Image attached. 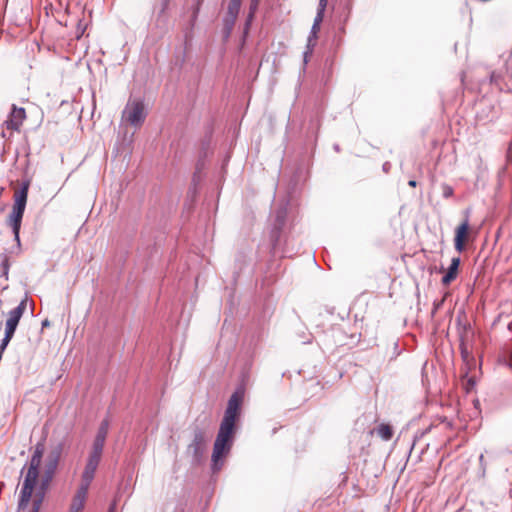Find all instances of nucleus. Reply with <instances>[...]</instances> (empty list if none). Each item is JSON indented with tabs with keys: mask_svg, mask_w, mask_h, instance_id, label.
<instances>
[{
	"mask_svg": "<svg viewBox=\"0 0 512 512\" xmlns=\"http://www.w3.org/2000/svg\"><path fill=\"white\" fill-rule=\"evenodd\" d=\"M207 436L206 431L202 428L196 427L193 431V438L188 445V451L192 453L194 459L199 461L206 449Z\"/></svg>",
	"mask_w": 512,
	"mask_h": 512,
	"instance_id": "obj_6",
	"label": "nucleus"
},
{
	"mask_svg": "<svg viewBox=\"0 0 512 512\" xmlns=\"http://www.w3.org/2000/svg\"><path fill=\"white\" fill-rule=\"evenodd\" d=\"M100 460V458L89 455L81 476V483L79 485L80 488L89 490L90 484L94 479Z\"/></svg>",
	"mask_w": 512,
	"mask_h": 512,
	"instance_id": "obj_7",
	"label": "nucleus"
},
{
	"mask_svg": "<svg viewBox=\"0 0 512 512\" xmlns=\"http://www.w3.org/2000/svg\"><path fill=\"white\" fill-rule=\"evenodd\" d=\"M324 12L318 11L317 15L314 19L315 27H320V24L323 20Z\"/></svg>",
	"mask_w": 512,
	"mask_h": 512,
	"instance_id": "obj_19",
	"label": "nucleus"
},
{
	"mask_svg": "<svg viewBox=\"0 0 512 512\" xmlns=\"http://www.w3.org/2000/svg\"><path fill=\"white\" fill-rule=\"evenodd\" d=\"M9 269H10L9 258L6 255H4L2 257L1 264H0V277H4L7 280L8 274H9Z\"/></svg>",
	"mask_w": 512,
	"mask_h": 512,
	"instance_id": "obj_15",
	"label": "nucleus"
},
{
	"mask_svg": "<svg viewBox=\"0 0 512 512\" xmlns=\"http://www.w3.org/2000/svg\"><path fill=\"white\" fill-rule=\"evenodd\" d=\"M377 434L384 441H389L393 437V428L389 424L382 423L377 428Z\"/></svg>",
	"mask_w": 512,
	"mask_h": 512,
	"instance_id": "obj_13",
	"label": "nucleus"
},
{
	"mask_svg": "<svg viewBox=\"0 0 512 512\" xmlns=\"http://www.w3.org/2000/svg\"><path fill=\"white\" fill-rule=\"evenodd\" d=\"M105 439L95 437L92 450L89 455L100 458L102 457L103 448L105 445Z\"/></svg>",
	"mask_w": 512,
	"mask_h": 512,
	"instance_id": "obj_14",
	"label": "nucleus"
},
{
	"mask_svg": "<svg viewBox=\"0 0 512 512\" xmlns=\"http://www.w3.org/2000/svg\"><path fill=\"white\" fill-rule=\"evenodd\" d=\"M110 512H112V510Z\"/></svg>",
	"mask_w": 512,
	"mask_h": 512,
	"instance_id": "obj_26",
	"label": "nucleus"
},
{
	"mask_svg": "<svg viewBox=\"0 0 512 512\" xmlns=\"http://www.w3.org/2000/svg\"><path fill=\"white\" fill-rule=\"evenodd\" d=\"M459 266H460V258L454 257L451 260V264L449 268L447 269L446 274L443 276L441 282L444 286H448L451 282H453L459 273Z\"/></svg>",
	"mask_w": 512,
	"mask_h": 512,
	"instance_id": "obj_12",
	"label": "nucleus"
},
{
	"mask_svg": "<svg viewBox=\"0 0 512 512\" xmlns=\"http://www.w3.org/2000/svg\"><path fill=\"white\" fill-rule=\"evenodd\" d=\"M320 27H315V23H313V26H312V32L314 34H316L318 31H319Z\"/></svg>",
	"mask_w": 512,
	"mask_h": 512,
	"instance_id": "obj_22",
	"label": "nucleus"
},
{
	"mask_svg": "<svg viewBox=\"0 0 512 512\" xmlns=\"http://www.w3.org/2000/svg\"><path fill=\"white\" fill-rule=\"evenodd\" d=\"M42 326H43V327H47V326H49V321H48V320H44V321L42 322Z\"/></svg>",
	"mask_w": 512,
	"mask_h": 512,
	"instance_id": "obj_25",
	"label": "nucleus"
},
{
	"mask_svg": "<svg viewBox=\"0 0 512 512\" xmlns=\"http://www.w3.org/2000/svg\"><path fill=\"white\" fill-rule=\"evenodd\" d=\"M469 221L465 219L455 230V249L461 253L464 251L469 236Z\"/></svg>",
	"mask_w": 512,
	"mask_h": 512,
	"instance_id": "obj_8",
	"label": "nucleus"
},
{
	"mask_svg": "<svg viewBox=\"0 0 512 512\" xmlns=\"http://www.w3.org/2000/svg\"><path fill=\"white\" fill-rule=\"evenodd\" d=\"M309 54H310V52H308V51L305 52V54H304V63L305 64L307 63V58H308Z\"/></svg>",
	"mask_w": 512,
	"mask_h": 512,
	"instance_id": "obj_24",
	"label": "nucleus"
},
{
	"mask_svg": "<svg viewBox=\"0 0 512 512\" xmlns=\"http://www.w3.org/2000/svg\"><path fill=\"white\" fill-rule=\"evenodd\" d=\"M27 305H28V297L25 296L20 301L18 306H16L15 308H13L12 310H10L7 313V318L5 321V333H4L3 339L1 340V342L3 343V347H7L9 342L13 338L16 328L20 322V319L22 318V316L27 308Z\"/></svg>",
	"mask_w": 512,
	"mask_h": 512,
	"instance_id": "obj_4",
	"label": "nucleus"
},
{
	"mask_svg": "<svg viewBox=\"0 0 512 512\" xmlns=\"http://www.w3.org/2000/svg\"><path fill=\"white\" fill-rule=\"evenodd\" d=\"M41 459L31 457L28 471L26 473L22 489L20 492V499L18 504V511L23 512L29 506L32 500V506L30 512H38L43 500L41 494H36L32 497L34 487L38 481L39 467L41 465Z\"/></svg>",
	"mask_w": 512,
	"mask_h": 512,
	"instance_id": "obj_2",
	"label": "nucleus"
},
{
	"mask_svg": "<svg viewBox=\"0 0 512 512\" xmlns=\"http://www.w3.org/2000/svg\"><path fill=\"white\" fill-rule=\"evenodd\" d=\"M241 2L242 1L240 0H230L229 2L227 16L225 18V28L228 30V32L231 31L235 24L240 10Z\"/></svg>",
	"mask_w": 512,
	"mask_h": 512,
	"instance_id": "obj_11",
	"label": "nucleus"
},
{
	"mask_svg": "<svg viewBox=\"0 0 512 512\" xmlns=\"http://www.w3.org/2000/svg\"><path fill=\"white\" fill-rule=\"evenodd\" d=\"M88 496V490L78 487L72 497L68 512H82Z\"/></svg>",
	"mask_w": 512,
	"mask_h": 512,
	"instance_id": "obj_10",
	"label": "nucleus"
},
{
	"mask_svg": "<svg viewBox=\"0 0 512 512\" xmlns=\"http://www.w3.org/2000/svg\"><path fill=\"white\" fill-rule=\"evenodd\" d=\"M109 423L108 420H103L98 428L96 437L103 438L106 440L108 434Z\"/></svg>",
	"mask_w": 512,
	"mask_h": 512,
	"instance_id": "obj_16",
	"label": "nucleus"
},
{
	"mask_svg": "<svg viewBox=\"0 0 512 512\" xmlns=\"http://www.w3.org/2000/svg\"><path fill=\"white\" fill-rule=\"evenodd\" d=\"M242 402L243 393L240 391L234 392L228 401L224 417L213 445L212 462L214 470L221 468L223 458H225L231 450L235 425L240 416Z\"/></svg>",
	"mask_w": 512,
	"mask_h": 512,
	"instance_id": "obj_1",
	"label": "nucleus"
},
{
	"mask_svg": "<svg viewBox=\"0 0 512 512\" xmlns=\"http://www.w3.org/2000/svg\"><path fill=\"white\" fill-rule=\"evenodd\" d=\"M408 184H409V186H411V187H416L417 182H416L415 180H410Z\"/></svg>",
	"mask_w": 512,
	"mask_h": 512,
	"instance_id": "obj_23",
	"label": "nucleus"
},
{
	"mask_svg": "<svg viewBox=\"0 0 512 512\" xmlns=\"http://www.w3.org/2000/svg\"><path fill=\"white\" fill-rule=\"evenodd\" d=\"M146 119L144 102L140 99L129 100L122 112V120L126 123L139 127Z\"/></svg>",
	"mask_w": 512,
	"mask_h": 512,
	"instance_id": "obj_5",
	"label": "nucleus"
},
{
	"mask_svg": "<svg viewBox=\"0 0 512 512\" xmlns=\"http://www.w3.org/2000/svg\"><path fill=\"white\" fill-rule=\"evenodd\" d=\"M327 1L328 0H319V8H318V11H321V12H324L325 11V8L327 6Z\"/></svg>",
	"mask_w": 512,
	"mask_h": 512,
	"instance_id": "obj_21",
	"label": "nucleus"
},
{
	"mask_svg": "<svg viewBox=\"0 0 512 512\" xmlns=\"http://www.w3.org/2000/svg\"><path fill=\"white\" fill-rule=\"evenodd\" d=\"M460 348H461V355H462L463 360L466 361L467 363H469L470 361H473V356L471 355L468 348L464 344H462Z\"/></svg>",
	"mask_w": 512,
	"mask_h": 512,
	"instance_id": "obj_17",
	"label": "nucleus"
},
{
	"mask_svg": "<svg viewBox=\"0 0 512 512\" xmlns=\"http://www.w3.org/2000/svg\"><path fill=\"white\" fill-rule=\"evenodd\" d=\"M43 454H44V444H42V443L36 444L35 450H34V453L32 456L42 460Z\"/></svg>",
	"mask_w": 512,
	"mask_h": 512,
	"instance_id": "obj_18",
	"label": "nucleus"
},
{
	"mask_svg": "<svg viewBox=\"0 0 512 512\" xmlns=\"http://www.w3.org/2000/svg\"><path fill=\"white\" fill-rule=\"evenodd\" d=\"M30 187V180H24L21 183L19 188L14 190L13 194V206L10 215L8 216V224L12 228L15 240L18 245H20V228L22 223V218L24 215V211L26 208L28 191Z\"/></svg>",
	"mask_w": 512,
	"mask_h": 512,
	"instance_id": "obj_3",
	"label": "nucleus"
},
{
	"mask_svg": "<svg viewBox=\"0 0 512 512\" xmlns=\"http://www.w3.org/2000/svg\"><path fill=\"white\" fill-rule=\"evenodd\" d=\"M26 117L25 109L18 108L15 105L12 107V111L8 119L4 122L5 127L10 131H18L21 127L23 120Z\"/></svg>",
	"mask_w": 512,
	"mask_h": 512,
	"instance_id": "obj_9",
	"label": "nucleus"
},
{
	"mask_svg": "<svg viewBox=\"0 0 512 512\" xmlns=\"http://www.w3.org/2000/svg\"><path fill=\"white\" fill-rule=\"evenodd\" d=\"M452 194H453V189L450 186H444V188H443L444 197L448 198V197L452 196Z\"/></svg>",
	"mask_w": 512,
	"mask_h": 512,
	"instance_id": "obj_20",
	"label": "nucleus"
}]
</instances>
